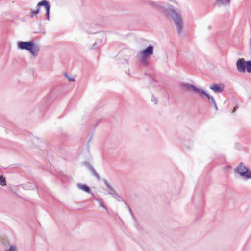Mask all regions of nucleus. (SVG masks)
Returning a JSON list of instances; mask_svg holds the SVG:
<instances>
[{"label": "nucleus", "mask_w": 251, "mask_h": 251, "mask_svg": "<svg viewBox=\"0 0 251 251\" xmlns=\"http://www.w3.org/2000/svg\"><path fill=\"white\" fill-rule=\"evenodd\" d=\"M148 4L161 11L171 17L177 27L178 32L179 34L182 32L183 22L177 9H175L172 5H168L166 7L152 1H148Z\"/></svg>", "instance_id": "obj_1"}, {"label": "nucleus", "mask_w": 251, "mask_h": 251, "mask_svg": "<svg viewBox=\"0 0 251 251\" xmlns=\"http://www.w3.org/2000/svg\"><path fill=\"white\" fill-rule=\"evenodd\" d=\"M153 54V47L150 45L145 50H141L137 54V57L140 62L144 65L148 64V59Z\"/></svg>", "instance_id": "obj_2"}, {"label": "nucleus", "mask_w": 251, "mask_h": 251, "mask_svg": "<svg viewBox=\"0 0 251 251\" xmlns=\"http://www.w3.org/2000/svg\"><path fill=\"white\" fill-rule=\"evenodd\" d=\"M18 46L21 50H29L34 56L38 55L40 50L39 45L34 44L32 42H19Z\"/></svg>", "instance_id": "obj_3"}, {"label": "nucleus", "mask_w": 251, "mask_h": 251, "mask_svg": "<svg viewBox=\"0 0 251 251\" xmlns=\"http://www.w3.org/2000/svg\"><path fill=\"white\" fill-rule=\"evenodd\" d=\"M181 86L185 90L188 92H193L200 96H201L202 95L206 94V92L205 91L202 89L198 88L192 84L189 83H182Z\"/></svg>", "instance_id": "obj_4"}, {"label": "nucleus", "mask_w": 251, "mask_h": 251, "mask_svg": "<svg viewBox=\"0 0 251 251\" xmlns=\"http://www.w3.org/2000/svg\"><path fill=\"white\" fill-rule=\"evenodd\" d=\"M235 171L246 178H251V172H250L248 168L242 162L237 166L235 169Z\"/></svg>", "instance_id": "obj_5"}, {"label": "nucleus", "mask_w": 251, "mask_h": 251, "mask_svg": "<svg viewBox=\"0 0 251 251\" xmlns=\"http://www.w3.org/2000/svg\"><path fill=\"white\" fill-rule=\"evenodd\" d=\"M237 70L239 72L244 73L246 71V62L244 59H239L236 62Z\"/></svg>", "instance_id": "obj_6"}, {"label": "nucleus", "mask_w": 251, "mask_h": 251, "mask_svg": "<svg viewBox=\"0 0 251 251\" xmlns=\"http://www.w3.org/2000/svg\"><path fill=\"white\" fill-rule=\"evenodd\" d=\"M224 86L222 84H212L210 86V88L216 93H219L222 92Z\"/></svg>", "instance_id": "obj_7"}, {"label": "nucleus", "mask_w": 251, "mask_h": 251, "mask_svg": "<svg viewBox=\"0 0 251 251\" xmlns=\"http://www.w3.org/2000/svg\"><path fill=\"white\" fill-rule=\"evenodd\" d=\"M76 186L79 189H80L85 192H86L89 194H93L92 193L90 188L85 184L78 183V184H77Z\"/></svg>", "instance_id": "obj_8"}, {"label": "nucleus", "mask_w": 251, "mask_h": 251, "mask_svg": "<svg viewBox=\"0 0 251 251\" xmlns=\"http://www.w3.org/2000/svg\"><path fill=\"white\" fill-rule=\"evenodd\" d=\"M37 4L38 6H44L46 10L48 8H50V5H49L48 2L46 0H44L39 2Z\"/></svg>", "instance_id": "obj_9"}, {"label": "nucleus", "mask_w": 251, "mask_h": 251, "mask_svg": "<svg viewBox=\"0 0 251 251\" xmlns=\"http://www.w3.org/2000/svg\"><path fill=\"white\" fill-rule=\"evenodd\" d=\"M204 95L206 96V97L208 98V100H212V103L214 105L216 110H217L218 107H217V106L216 105V102L215 101L214 98L212 96L209 95L207 92H206V94H204Z\"/></svg>", "instance_id": "obj_10"}, {"label": "nucleus", "mask_w": 251, "mask_h": 251, "mask_svg": "<svg viewBox=\"0 0 251 251\" xmlns=\"http://www.w3.org/2000/svg\"><path fill=\"white\" fill-rule=\"evenodd\" d=\"M216 1L219 4L226 5H229L230 4V0H216Z\"/></svg>", "instance_id": "obj_11"}, {"label": "nucleus", "mask_w": 251, "mask_h": 251, "mask_svg": "<svg viewBox=\"0 0 251 251\" xmlns=\"http://www.w3.org/2000/svg\"><path fill=\"white\" fill-rule=\"evenodd\" d=\"M40 6H38V4L37 5L36 8L35 10H32L31 12L30 13V17H33L34 15H37L39 12L40 9Z\"/></svg>", "instance_id": "obj_12"}, {"label": "nucleus", "mask_w": 251, "mask_h": 251, "mask_svg": "<svg viewBox=\"0 0 251 251\" xmlns=\"http://www.w3.org/2000/svg\"><path fill=\"white\" fill-rule=\"evenodd\" d=\"M5 178L1 175H0V185L4 186L6 185Z\"/></svg>", "instance_id": "obj_13"}, {"label": "nucleus", "mask_w": 251, "mask_h": 251, "mask_svg": "<svg viewBox=\"0 0 251 251\" xmlns=\"http://www.w3.org/2000/svg\"><path fill=\"white\" fill-rule=\"evenodd\" d=\"M64 76L69 81H74L75 80V77L73 76H70L66 72L63 73Z\"/></svg>", "instance_id": "obj_14"}, {"label": "nucleus", "mask_w": 251, "mask_h": 251, "mask_svg": "<svg viewBox=\"0 0 251 251\" xmlns=\"http://www.w3.org/2000/svg\"><path fill=\"white\" fill-rule=\"evenodd\" d=\"M247 71L249 73L251 72V61H248L246 62Z\"/></svg>", "instance_id": "obj_15"}, {"label": "nucleus", "mask_w": 251, "mask_h": 251, "mask_svg": "<svg viewBox=\"0 0 251 251\" xmlns=\"http://www.w3.org/2000/svg\"><path fill=\"white\" fill-rule=\"evenodd\" d=\"M5 251H18V249L16 246L14 245H10L9 248L6 250Z\"/></svg>", "instance_id": "obj_16"}, {"label": "nucleus", "mask_w": 251, "mask_h": 251, "mask_svg": "<svg viewBox=\"0 0 251 251\" xmlns=\"http://www.w3.org/2000/svg\"><path fill=\"white\" fill-rule=\"evenodd\" d=\"M96 200L99 202L100 206L105 209L108 213L109 212V211L107 207L103 204V203L102 202L100 201L99 199H96Z\"/></svg>", "instance_id": "obj_17"}, {"label": "nucleus", "mask_w": 251, "mask_h": 251, "mask_svg": "<svg viewBox=\"0 0 251 251\" xmlns=\"http://www.w3.org/2000/svg\"><path fill=\"white\" fill-rule=\"evenodd\" d=\"M88 167L93 174L96 172L95 169L91 165H88Z\"/></svg>", "instance_id": "obj_18"}, {"label": "nucleus", "mask_w": 251, "mask_h": 251, "mask_svg": "<svg viewBox=\"0 0 251 251\" xmlns=\"http://www.w3.org/2000/svg\"><path fill=\"white\" fill-rule=\"evenodd\" d=\"M50 8H48L46 9V16L47 20H49V12H50Z\"/></svg>", "instance_id": "obj_19"}, {"label": "nucleus", "mask_w": 251, "mask_h": 251, "mask_svg": "<svg viewBox=\"0 0 251 251\" xmlns=\"http://www.w3.org/2000/svg\"><path fill=\"white\" fill-rule=\"evenodd\" d=\"M151 100L152 102L154 103V104H157V100L153 96H152Z\"/></svg>", "instance_id": "obj_20"}, {"label": "nucleus", "mask_w": 251, "mask_h": 251, "mask_svg": "<svg viewBox=\"0 0 251 251\" xmlns=\"http://www.w3.org/2000/svg\"><path fill=\"white\" fill-rule=\"evenodd\" d=\"M93 175L96 177V178L97 179H98V180L100 179V176L97 172L96 173H95L94 174H93Z\"/></svg>", "instance_id": "obj_21"}, {"label": "nucleus", "mask_w": 251, "mask_h": 251, "mask_svg": "<svg viewBox=\"0 0 251 251\" xmlns=\"http://www.w3.org/2000/svg\"><path fill=\"white\" fill-rule=\"evenodd\" d=\"M128 210H129V211L130 214L131 215L132 217L134 218V216L133 213L132 212L131 209H130V208L129 207H128Z\"/></svg>", "instance_id": "obj_22"}, {"label": "nucleus", "mask_w": 251, "mask_h": 251, "mask_svg": "<svg viewBox=\"0 0 251 251\" xmlns=\"http://www.w3.org/2000/svg\"><path fill=\"white\" fill-rule=\"evenodd\" d=\"M97 42H95L93 45V47H92V48L93 49H96L97 48Z\"/></svg>", "instance_id": "obj_23"}, {"label": "nucleus", "mask_w": 251, "mask_h": 251, "mask_svg": "<svg viewBox=\"0 0 251 251\" xmlns=\"http://www.w3.org/2000/svg\"><path fill=\"white\" fill-rule=\"evenodd\" d=\"M238 107L237 105H236L235 107H234L233 108V110L232 111V113H233L234 111H235L236 110V109H238Z\"/></svg>", "instance_id": "obj_24"}, {"label": "nucleus", "mask_w": 251, "mask_h": 251, "mask_svg": "<svg viewBox=\"0 0 251 251\" xmlns=\"http://www.w3.org/2000/svg\"><path fill=\"white\" fill-rule=\"evenodd\" d=\"M15 195H16V196H19V195L16 193H14Z\"/></svg>", "instance_id": "obj_25"}]
</instances>
